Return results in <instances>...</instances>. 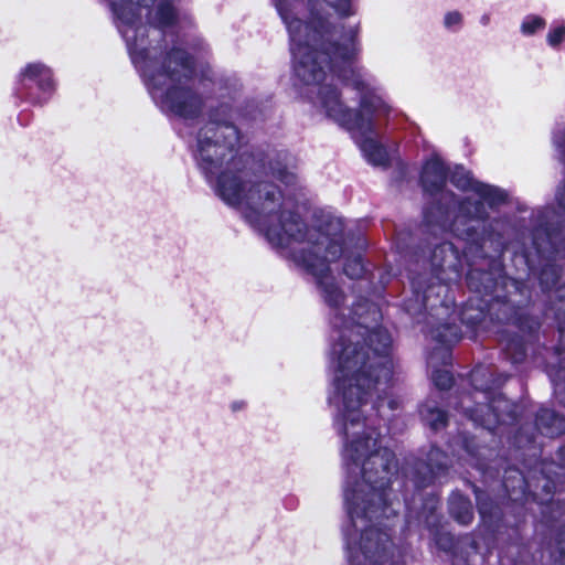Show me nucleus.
Segmentation results:
<instances>
[{
	"instance_id": "obj_31",
	"label": "nucleus",
	"mask_w": 565,
	"mask_h": 565,
	"mask_svg": "<svg viewBox=\"0 0 565 565\" xmlns=\"http://www.w3.org/2000/svg\"><path fill=\"white\" fill-rule=\"evenodd\" d=\"M488 21H489V17H486V15L482 17V19H481L482 24H487Z\"/></svg>"
},
{
	"instance_id": "obj_29",
	"label": "nucleus",
	"mask_w": 565,
	"mask_h": 565,
	"mask_svg": "<svg viewBox=\"0 0 565 565\" xmlns=\"http://www.w3.org/2000/svg\"><path fill=\"white\" fill-rule=\"evenodd\" d=\"M366 311L373 316V319L376 320V317L379 316V312L373 307H367Z\"/></svg>"
},
{
	"instance_id": "obj_10",
	"label": "nucleus",
	"mask_w": 565,
	"mask_h": 565,
	"mask_svg": "<svg viewBox=\"0 0 565 565\" xmlns=\"http://www.w3.org/2000/svg\"><path fill=\"white\" fill-rule=\"evenodd\" d=\"M416 305L407 303V310L416 313L424 309L425 311H438L443 309L448 312L454 305L452 299L448 296L449 287L446 284H430L423 291L418 282H413Z\"/></svg>"
},
{
	"instance_id": "obj_4",
	"label": "nucleus",
	"mask_w": 565,
	"mask_h": 565,
	"mask_svg": "<svg viewBox=\"0 0 565 565\" xmlns=\"http://www.w3.org/2000/svg\"><path fill=\"white\" fill-rule=\"evenodd\" d=\"M116 26L124 38L131 62L156 105L164 113L183 119L201 114L205 99V82L199 78L193 62L180 49L151 46L142 17L158 28L177 18L167 0H108Z\"/></svg>"
},
{
	"instance_id": "obj_16",
	"label": "nucleus",
	"mask_w": 565,
	"mask_h": 565,
	"mask_svg": "<svg viewBox=\"0 0 565 565\" xmlns=\"http://www.w3.org/2000/svg\"><path fill=\"white\" fill-rule=\"evenodd\" d=\"M486 448H475L472 440H465L462 445L463 454L459 455V459H463L470 462L472 466H476L478 469L483 470L486 465L480 461V456L483 454Z\"/></svg>"
},
{
	"instance_id": "obj_27",
	"label": "nucleus",
	"mask_w": 565,
	"mask_h": 565,
	"mask_svg": "<svg viewBox=\"0 0 565 565\" xmlns=\"http://www.w3.org/2000/svg\"><path fill=\"white\" fill-rule=\"evenodd\" d=\"M246 407V403L242 399L239 401H234L231 403L230 405V408L233 411V412H239V411H243L244 408Z\"/></svg>"
},
{
	"instance_id": "obj_21",
	"label": "nucleus",
	"mask_w": 565,
	"mask_h": 565,
	"mask_svg": "<svg viewBox=\"0 0 565 565\" xmlns=\"http://www.w3.org/2000/svg\"><path fill=\"white\" fill-rule=\"evenodd\" d=\"M553 565H565V525L559 531L552 552Z\"/></svg>"
},
{
	"instance_id": "obj_12",
	"label": "nucleus",
	"mask_w": 565,
	"mask_h": 565,
	"mask_svg": "<svg viewBox=\"0 0 565 565\" xmlns=\"http://www.w3.org/2000/svg\"><path fill=\"white\" fill-rule=\"evenodd\" d=\"M431 265L436 270L443 273L450 271L455 277H458L460 266L459 250L455 248L452 243H441L433 252Z\"/></svg>"
},
{
	"instance_id": "obj_2",
	"label": "nucleus",
	"mask_w": 565,
	"mask_h": 565,
	"mask_svg": "<svg viewBox=\"0 0 565 565\" xmlns=\"http://www.w3.org/2000/svg\"><path fill=\"white\" fill-rule=\"evenodd\" d=\"M290 36L296 77L317 110L352 134L373 166L388 162L376 140L375 117L393 108L375 78L353 66L360 53L359 28L343 30L340 20L356 13V0H274Z\"/></svg>"
},
{
	"instance_id": "obj_17",
	"label": "nucleus",
	"mask_w": 565,
	"mask_h": 565,
	"mask_svg": "<svg viewBox=\"0 0 565 565\" xmlns=\"http://www.w3.org/2000/svg\"><path fill=\"white\" fill-rule=\"evenodd\" d=\"M545 26L546 21L544 18L536 14H529L522 20L520 30L523 35L532 36L542 31Z\"/></svg>"
},
{
	"instance_id": "obj_33",
	"label": "nucleus",
	"mask_w": 565,
	"mask_h": 565,
	"mask_svg": "<svg viewBox=\"0 0 565 565\" xmlns=\"http://www.w3.org/2000/svg\"><path fill=\"white\" fill-rule=\"evenodd\" d=\"M433 360H434V358H433V356H430V358H429V360H428L429 365H431V364H433Z\"/></svg>"
},
{
	"instance_id": "obj_24",
	"label": "nucleus",
	"mask_w": 565,
	"mask_h": 565,
	"mask_svg": "<svg viewBox=\"0 0 565 565\" xmlns=\"http://www.w3.org/2000/svg\"><path fill=\"white\" fill-rule=\"evenodd\" d=\"M476 499L479 513L483 522H488L492 518V505L487 502L486 495L476 491Z\"/></svg>"
},
{
	"instance_id": "obj_18",
	"label": "nucleus",
	"mask_w": 565,
	"mask_h": 565,
	"mask_svg": "<svg viewBox=\"0 0 565 565\" xmlns=\"http://www.w3.org/2000/svg\"><path fill=\"white\" fill-rule=\"evenodd\" d=\"M431 337L439 343L449 345L458 340L457 328L450 324H444L431 331Z\"/></svg>"
},
{
	"instance_id": "obj_8",
	"label": "nucleus",
	"mask_w": 565,
	"mask_h": 565,
	"mask_svg": "<svg viewBox=\"0 0 565 565\" xmlns=\"http://www.w3.org/2000/svg\"><path fill=\"white\" fill-rule=\"evenodd\" d=\"M447 180V169L438 157H431L423 167L420 181L424 191L434 196L436 205L427 211L436 213L438 206L444 207L445 201H452L454 193L444 190Z\"/></svg>"
},
{
	"instance_id": "obj_25",
	"label": "nucleus",
	"mask_w": 565,
	"mask_h": 565,
	"mask_svg": "<svg viewBox=\"0 0 565 565\" xmlns=\"http://www.w3.org/2000/svg\"><path fill=\"white\" fill-rule=\"evenodd\" d=\"M526 547H521L519 545H511L509 547L508 554L513 558V562L516 565H526V562L523 559L524 554H527Z\"/></svg>"
},
{
	"instance_id": "obj_34",
	"label": "nucleus",
	"mask_w": 565,
	"mask_h": 565,
	"mask_svg": "<svg viewBox=\"0 0 565 565\" xmlns=\"http://www.w3.org/2000/svg\"><path fill=\"white\" fill-rule=\"evenodd\" d=\"M455 565H459L457 559L455 561Z\"/></svg>"
},
{
	"instance_id": "obj_22",
	"label": "nucleus",
	"mask_w": 565,
	"mask_h": 565,
	"mask_svg": "<svg viewBox=\"0 0 565 565\" xmlns=\"http://www.w3.org/2000/svg\"><path fill=\"white\" fill-rule=\"evenodd\" d=\"M431 379L434 384L440 390H447L452 385V376L447 370H435Z\"/></svg>"
},
{
	"instance_id": "obj_26",
	"label": "nucleus",
	"mask_w": 565,
	"mask_h": 565,
	"mask_svg": "<svg viewBox=\"0 0 565 565\" xmlns=\"http://www.w3.org/2000/svg\"><path fill=\"white\" fill-rule=\"evenodd\" d=\"M387 407L391 409V411H395L399 407V404H401V401L396 397H393V396H387Z\"/></svg>"
},
{
	"instance_id": "obj_15",
	"label": "nucleus",
	"mask_w": 565,
	"mask_h": 565,
	"mask_svg": "<svg viewBox=\"0 0 565 565\" xmlns=\"http://www.w3.org/2000/svg\"><path fill=\"white\" fill-rule=\"evenodd\" d=\"M419 414L431 428L439 429L446 425V414L435 401H426L419 408Z\"/></svg>"
},
{
	"instance_id": "obj_19",
	"label": "nucleus",
	"mask_w": 565,
	"mask_h": 565,
	"mask_svg": "<svg viewBox=\"0 0 565 565\" xmlns=\"http://www.w3.org/2000/svg\"><path fill=\"white\" fill-rule=\"evenodd\" d=\"M564 40H565V23L559 22V23L553 24L550 28L547 35H546L547 44L551 47L556 49L563 43Z\"/></svg>"
},
{
	"instance_id": "obj_20",
	"label": "nucleus",
	"mask_w": 565,
	"mask_h": 565,
	"mask_svg": "<svg viewBox=\"0 0 565 565\" xmlns=\"http://www.w3.org/2000/svg\"><path fill=\"white\" fill-rule=\"evenodd\" d=\"M550 377L554 383V390L557 398L565 405V369L561 367L550 372Z\"/></svg>"
},
{
	"instance_id": "obj_9",
	"label": "nucleus",
	"mask_w": 565,
	"mask_h": 565,
	"mask_svg": "<svg viewBox=\"0 0 565 565\" xmlns=\"http://www.w3.org/2000/svg\"><path fill=\"white\" fill-rule=\"evenodd\" d=\"M469 396H465L461 401V408L476 424L486 427L489 430L494 429L497 424L507 423V417L513 418V413L510 411V403L503 397H495L490 404H479L475 409L470 408L468 403Z\"/></svg>"
},
{
	"instance_id": "obj_6",
	"label": "nucleus",
	"mask_w": 565,
	"mask_h": 565,
	"mask_svg": "<svg viewBox=\"0 0 565 565\" xmlns=\"http://www.w3.org/2000/svg\"><path fill=\"white\" fill-rule=\"evenodd\" d=\"M553 463H542L541 478L537 483L533 484L532 480L527 479L519 470H509L504 477V488L511 500L516 501L520 497L529 491V495L544 507L542 513L546 520H556L565 515V504L559 500H554L552 494L556 491V481L551 476L554 473L556 478L558 473L553 470Z\"/></svg>"
},
{
	"instance_id": "obj_11",
	"label": "nucleus",
	"mask_w": 565,
	"mask_h": 565,
	"mask_svg": "<svg viewBox=\"0 0 565 565\" xmlns=\"http://www.w3.org/2000/svg\"><path fill=\"white\" fill-rule=\"evenodd\" d=\"M448 465L447 456L438 448H431L427 455V462L418 469L415 483L424 487L439 478Z\"/></svg>"
},
{
	"instance_id": "obj_30",
	"label": "nucleus",
	"mask_w": 565,
	"mask_h": 565,
	"mask_svg": "<svg viewBox=\"0 0 565 565\" xmlns=\"http://www.w3.org/2000/svg\"><path fill=\"white\" fill-rule=\"evenodd\" d=\"M473 277H475V273H473V271H471V273L469 274V276H468V280H469V284H470V285H472V279H473Z\"/></svg>"
},
{
	"instance_id": "obj_13",
	"label": "nucleus",
	"mask_w": 565,
	"mask_h": 565,
	"mask_svg": "<svg viewBox=\"0 0 565 565\" xmlns=\"http://www.w3.org/2000/svg\"><path fill=\"white\" fill-rule=\"evenodd\" d=\"M536 427L542 435L554 437L565 431V419L554 411L542 409L536 417Z\"/></svg>"
},
{
	"instance_id": "obj_28",
	"label": "nucleus",
	"mask_w": 565,
	"mask_h": 565,
	"mask_svg": "<svg viewBox=\"0 0 565 565\" xmlns=\"http://www.w3.org/2000/svg\"><path fill=\"white\" fill-rule=\"evenodd\" d=\"M558 463L557 467L565 469V447L561 448L557 454Z\"/></svg>"
},
{
	"instance_id": "obj_14",
	"label": "nucleus",
	"mask_w": 565,
	"mask_h": 565,
	"mask_svg": "<svg viewBox=\"0 0 565 565\" xmlns=\"http://www.w3.org/2000/svg\"><path fill=\"white\" fill-rule=\"evenodd\" d=\"M449 511L454 519L463 525L469 524L473 519L470 501L460 493H452L449 499Z\"/></svg>"
},
{
	"instance_id": "obj_1",
	"label": "nucleus",
	"mask_w": 565,
	"mask_h": 565,
	"mask_svg": "<svg viewBox=\"0 0 565 565\" xmlns=\"http://www.w3.org/2000/svg\"><path fill=\"white\" fill-rule=\"evenodd\" d=\"M305 198L302 188L278 214L294 235L282 245L285 250L316 278L321 298L331 310L333 343L329 352L332 374L329 402L334 407L333 425L341 437L343 488H391L397 476V459L385 444L380 429L383 397L371 403L372 391H384L394 374L390 356L392 338L387 330L364 324L359 309L355 323L347 319L352 309L341 307L344 294L332 275L331 264L344 254L343 271L351 279L362 278L366 269L360 254L343 252V222L326 216L319 230H308L299 215Z\"/></svg>"
},
{
	"instance_id": "obj_7",
	"label": "nucleus",
	"mask_w": 565,
	"mask_h": 565,
	"mask_svg": "<svg viewBox=\"0 0 565 565\" xmlns=\"http://www.w3.org/2000/svg\"><path fill=\"white\" fill-rule=\"evenodd\" d=\"M18 81L23 87L33 84L39 90V96L30 97L31 102L38 105L46 103L55 90L53 72L46 64L35 61L26 63L20 68Z\"/></svg>"
},
{
	"instance_id": "obj_32",
	"label": "nucleus",
	"mask_w": 565,
	"mask_h": 565,
	"mask_svg": "<svg viewBox=\"0 0 565 565\" xmlns=\"http://www.w3.org/2000/svg\"><path fill=\"white\" fill-rule=\"evenodd\" d=\"M477 375H478V373H477V372H476V373H473V375H472V381H473V382H477Z\"/></svg>"
},
{
	"instance_id": "obj_23",
	"label": "nucleus",
	"mask_w": 565,
	"mask_h": 565,
	"mask_svg": "<svg viewBox=\"0 0 565 565\" xmlns=\"http://www.w3.org/2000/svg\"><path fill=\"white\" fill-rule=\"evenodd\" d=\"M462 19L463 18H462L461 12H459L457 10L448 11L444 15L443 23L447 30L458 31L461 28Z\"/></svg>"
},
{
	"instance_id": "obj_3",
	"label": "nucleus",
	"mask_w": 565,
	"mask_h": 565,
	"mask_svg": "<svg viewBox=\"0 0 565 565\" xmlns=\"http://www.w3.org/2000/svg\"><path fill=\"white\" fill-rule=\"evenodd\" d=\"M239 132L232 122L210 120L196 135L194 157L215 194L239 211L246 222L263 233L269 243L282 245L294 235L281 215L300 190L297 175L277 158L269 162V174L280 182L249 178L237 156Z\"/></svg>"
},
{
	"instance_id": "obj_5",
	"label": "nucleus",
	"mask_w": 565,
	"mask_h": 565,
	"mask_svg": "<svg viewBox=\"0 0 565 565\" xmlns=\"http://www.w3.org/2000/svg\"><path fill=\"white\" fill-rule=\"evenodd\" d=\"M450 182L468 194L460 200L454 194V200L445 201L444 207L438 206L436 213L425 211V218L428 223H437L449 230L463 241L479 244L483 237L478 231L484 228L488 217L486 205L494 207L502 204L507 200V193L497 186L473 180L462 168L455 169Z\"/></svg>"
}]
</instances>
